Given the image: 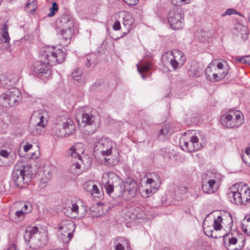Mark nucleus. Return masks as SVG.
Masks as SVG:
<instances>
[{
	"label": "nucleus",
	"mask_w": 250,
	"mask_h": 250,
	"mask_svg": "<svg viewBox=\"0 0 250 250\" xmlns=\"http://www.w3.org/2000/svg\"><path fill=\"white\" fill-rule=\"evenodd\" d=\"M108 179L104 177L103 182H104V187L107 193L111 196L115 192L118 197H122L126 200H129L134 197L138 191L137 182L132 178L128 177L125 181L114 172L106 174Z\"/></svg>",
	"instance_id": "obj_1"
},
{
	"label": "nucleus",
	"mask_w": 250,
	"mask_h": 250,
	"mask_svg": "<svg viewBox=\"0 0 250 250\" xmlns=\"http://www.w3.org/2000/svg\"><path fill=\"white\" fill-rule=\"evenodd\" d=\"M40 55L42 59L46 61L47 62L42 61L35 62L33 65V71L37 77L43 80L50 75L51 71L48 65L62 63L66 57L65 53L61 49L50 46L42 47L40 51Z\"/></svg>",
	"instance_id": "obj_2"
},
{
	"label": "nucleus",
	"mask_w": 250,
	"mask_h": 250,
	"mask_svg": "<svg viewBox=\"0 0 250 250\" xmlns=\"http://www.w3.org/2000/svg\"><path fill=\"white\" fill-rule=\"evenodd\" d=\"M75 130L73 121L67 115H62L55 119L52 131L56 136L59 137H67L72 134Z\"/></svg>",
	"instance_id": "obj_3"
},
{
	"label": "nucleus",
	"mask_w": 250,
	"mask_h": 250,
	"mask_svg": "<svg viewBox=\"0 0 250 250\" xmlns=\"http://www.w3.org/2000/svg\"><path fill=\"white\" fill-rule=\"evenodd\" d=\"M32 174L30 167L24 165L22 162L17 163L13 168L12 179L15 185L19 188L22 187L31 180Z\"/></svg>",
	"instance_id": "obj_4"
},
{
	"label": "nucleus",
	"mask_w": 250,
	"mask_h": 250,
	"mask_svg": "<svg viewBox=\"0 0 250 250\" xmlns=\"http://www.w3.org/2000/svg\"><path fill=\"white\" fill-rule=\"evenodd\" d=\"M21 99V94L16 87L10 88L0 96V105L9 108L18 105Z\"/></svg>",
	"instance_id": "obj_5"
},
{
	"label": "nucleus",
	"mask_w": 250,
	"mask_h": 250,
	"mask_svg": "<svg viewBox=\"0 0 250 250\" xmlns=\"http://www.w3.org/2000/svg\"><path fill=\"white\" fill-rule=\"evenodd\" d=\"M115 149V144L108 138H102L95 142L94 147V153L103 156H110L112 150Z\"/></svg>",
	"instance_id": "obj_6"
},
{
	"label": "nucleus",
	"mask_w": 250,
	"mask_h": 250,
	"mask_svg": "<svg viewBox=\"0 0 250 250\" xmlns=\"http://www.w3.org/2000/svg\"><path fill=\"white\" fill-rule=\"evenodd\" d=\"M243 119L242 113L236 111L223 115L220 121L224 126L231 128L239 127L243 124Z\"/></svg>",
	"instance_id": "obj_7"
},
{
	"label": "nucleus",
	"mask_w": 250,
	"mask_h": 250,
	"mask_svg": "<svg viewBox=\"0 0 250 250\" xmlns=\"http://www.w3.org/2000/svg\"><path fill=\"white\" fill-rule=\"evenodd\" d=\"M163 59H167L174 70L181 68L186 61V57L184 53L177 49L166 52L163 55Z\"/></svg>",
	"instance_id": "obj_8"
},
{
	"label": "nucleus",
	"mask_w": 250,
	"mask_h": 250,
	"mask_svg": "<svg viewBox=\"0 0 250 250\" xmlns=\"http://www.w3.org/2000/svg\"><path fill=\"white\" fill-rule=\"evenodd\" d=\"M38 231V228L36 226L27 227L26 229L23 237L27 245H29L31 248L38 249L43 247L45 243L42 242L39 238L36 239L35 235Z\"/></svg>",
	"instance_id": "obj_9"
},
{
	"label": "nucleus",
	"mask_w": 250,
	"mask_h": 250,
	"mask_svg": "<svg viewBox=\"0 0 250 250\" xmlns=\"http://www.w3.org/2000/svg\"><path fill=\"white\" fill-rule=\"evenodd\" d=\"M82 122L84 123V132L87 135L93 134L99 127L100 125L96 121V117L90 113L84 111L82 114Z\"/></svg>",
	"instance_id": "obj_10"
},
{
	"label": "nucleus",
	"mask_w": 250,
	"mask_h": 250,
	"mask_svg": "<svg viewBox=\"0 0 250 250\" xmlns=\"http://www.w3.org/2000/svg\"><path fill=\"white\" fill-rule=\"evenodd\" d=\"M167 19L174 30H179L184 26V14L179 10H170L167 15Z\"/></svg>",
	"instance_id": "obj_11"
},
{
	"label": "nucleus",
	"mask_w": 250,
	"mask_h": 250,
	"mask_svg": "<svg viewBox=\"0 0 250 250\" xmlns=\"http://www.w3.org/2000/svg\"><path fill=\"white\" fill-rule=\"evenodd\" d=\"M59 228L63 232L67 233V237L64 239L62 238L63 243H67L71 240L73 236V231L75 229V224L67 221H62L59 225Z\"/></svg>",
	"instance_id": "obj_12"
},
{
	"label": "nucleus",
	"mask_w": 250,
	"mask_h": 250,
	"mask_svg": "<svg viewBox=\"0 0 250 250\" xmlns=\"http://www.w3.org/2000/svg\"><path fill=\"white\" fill-rule=\"evenodd\" d=\"M182 148L188 152L196 151L201 149L202 145L199 143V139L196 136H193L190 138L189 142H184V145H181Z\"/></svg>",
	"instance_id": "obj_13"
},
{
	"label": "nucleus",
	"mask_w": 250,
	"mask_h": 250,
	"mask_svg": "<svg viewBox=\"0 0 250 250\" xmlns=\"http://www.w3.org/2000/svg\"><path fill=\"white\" fill-rule=\"evenodd\" d=\"M239 186H243V184L242 183L235 184L232 188V190L228 194L230 201L237 205H241L243 203L241 197L242 193L239 190Z\"/></svg>",
	"instance_id": "obj_14"
},
{
	"label": "nucleus",
	"mask_w": 250,
	"mask_h": 250,
	"mask_svg": "<svg viewBox=\"0 0 250 250\" xmlns=\"http://www.w3.org/2000/svg\"><path fill=\"white\" fill-rule=\"evenodd\" d=\"M216 176L214 179H205L202 181V189L204 193L210 194L214 193L217 190L218 186Z\"/></svg>",
	"instance_id": "obj_15"
},
{
	"label": "nucleus",
	"mask_w": 250,
	"mask_h": 250,
	"mask_svg": "<svg viewBox=\"0 0 250 250\" xmlns=\"http://www.w3.org/2000/svg\"><path fill=\"white\" fill-rule=\"evenodd\" d=\"M224 221L228 223L229 228H231L233 222L232 215L229 213L224 215L223 217L221 216H218L216 219H214L213 222L214 229L216 230L220 229L222 227L221 223L224 224Z\"/></svg>",
	"instance_id": "obj_16"
},
{
	"label": "nucleus",
	"mask_w": 250,
	"mask_h": 250,
	"mask_svg": "<svg viewBox=\"0 0 250 250\" xmlns=\"http://www.w3.org/2000/svg\"><path fill=\"white\" fill-rule=\"evenodd\" d=\"M217 82L224 79L228 73L229 66L225 61L215 63Z\"/></svg>",
	"instance_id": "obj_17"
},
{
	"label": "nucleus",
	"mask_w": 250,
	"mask_h": 250,
	"mask_svg": "<svg viewBox=\"0 0 250 250\" xmlns=\"http://www.w3.org/2000/svg\"><path fill=\"white\" fill-rule=\"evenodd\" d=\"M57 24L61 29L71 28L73 26V21L68 14L62 15L57 21Z\"/></svg>",
	"instance_id": "obj_18"
},
{
	"label": "nucleus",
	"mask_w": 250,
	"mask_h": 250,
	"mask_svg": "<svg viewBox=\"0 0 250 250\" xmlns=\"http://www.w3.org/2000/svg\"><path fill=\"white\" fill-rule=\"evenodd\" d=\"M205 75L207 80L211 82H217L216 74L215 62H212L206 68Z\"/></svg>",
	"instance_id": "obj_19"
},
{
	"label": "nucleus",
	"mask_w": 250,
	"mask_h": 250,
	"mask_svg": "<svg viewBox=\"0 0 250 250\" xmlns=\"http://www.w3.org/2000/svg\"><path fill=\"white\" fill-rule=\"evenodd\" d=\"M136 66L138 72L141 74L142 78L145 79L146 76L144 73L147 72L151 69L152 64L149 62L141 60Z\"/></svg>",
	"instance_id": "obj_20"
},
{
	"label": "nucleus",
	"mask_w": 250,
	"mask_h": 250,
	"mask_svg": "<svg viewBox=\"0 0 250 250\" xmlns=\"http://www.w3.org/2000/svg\"><path fill=\"white\" fill-rule=\"evenodd\" d=\"M155 183V180L152 178H147L146 180L147 188L145 189L143 196L148 197L151 196L157 191V187L154 186L152 188V184Z\"/></svg>",
	"instance_id": "obj_21"
},
{
	"label": "nucleus",
	"mask_w": 250,
	"mask_h": 250,
	"mask_svg": "<svg viewBox=\"0 0 250 250\" xmlns=\"http://www.w3.org/2000/svg\"><path fill=\"white\" fill-rule=\"evenodd\" d=\"M123 19V24L127 29V32H125L123 33L124 36H125L130 32V26L133 23L134 20L132 14L130 13H126Z\"/></svg>",
	"instance_id": "obj_22"
},
{
	"label": "nucleus",
	"mask_w": 250,
	"mask_h": 250,
	"mask_svg": "<svg viewBox=\"0 0 250 250\" xmlns=\"http://www.w3.org/2000/svg\"><path fill=\"white\" fill-rule=\"evenodd\" d=\"M240 191L241 192V197L243 200V204L246 205L250 201V189L247 187L246 185L243 186H239Z\"/></svg>",
	"instance_id": "obj_23"
},
{
	"label": "nucleus",
	"mask_w": 250,
	"mask_h": 250,
	"mask_svg": "<svg viewBox=\"0 0 250 250\" xmlns=\"http://www.w3.org/2000/svg\"><path fill=\"white\" fill-rule=\"evenodd\" d=\"M188 74L192 77H198L200 76L202 71L195 63L188 65Z\"/></svg>",
	"instance_id": "obj_24"
},
{
	"label": "nucleus",
	"mask_w": 250,
	"mask_h": 250,
	"mask_svg": "<svg viewBox=\"0 0 250 250\" xmlns=\"http://www.w3.org/2000/svg\"><path fill=\"white\" fill-rule=\"evenodd\" d=\"M14 82L10 80L4 75L0 76V86L5 88H9V87L13 85Z\"/></svg>",
	"instance_id": "obj_25"
},
{
	"label": "nucleus",
	"mask_w": 250,
	"mask_h": 250,
	"mask_svg": "<svg viewBox=\"0 0 250 250\" xmlns=\"http://www.w3.org/2000/svg\"><path fill=\"white\" fill-rule=\"evenodd\" d=\"M1 37L2 42L4 43H8L10 38L8 33V27L6 24L1 25Z\"/></svg>",
	"instance_id": "obj_26"
},
{
	"label": "nucleus",
	"mask_w": 250,
	"mask_h": 250,
	"mask_svg": "<svg viewBox=\"0 0 250 250\" xmlns=\"http://www.w3.org/2000/svg\"><path fill=\"white\" fill-rule=\"evenodd\" d=\"M132 214L131 216V221L140 219L143 217V211L139 207H131Z\"/></svg>",
	"instance_id": "obj_27"
},
{
	"label": "nucleus",
	"mask_w": 250,
	"mask_h": 250,
	"mask_svg": "<svg viewBox=\"0 0 250 250\" xmlns=\"http://www.w3.org/2000/svg\"><path fill=\"white\" fill-rule=\"evenodd\" d=\"M82 152V151L81 150H78L77 148V145H75L72 146L68 150L67 155L81 160L82 157L81 156L80 153Z\"/></svg>",
	"instance_id": "obj_28"
},
{
	"label": "nucleus",
	"mask_w": 250,
	"mask_h": 250,
	"mask_svg": "<svg viewBox=\"0 0 250 250\" xmlns=\"http://www.w3.org/2000/svg\"><path fill=\"white\" fill-rule=\"evenodd\" d=\"M61 35L63 39L65 41V44L69 43L72 36L71 28L61 29Z\"/></svg>",
	"instance_id": "obj_29"
},
{
	"label": "nucleus",
	"mask_w": 250,
	"mask_h": 250,
	"mask_svg": "<svg viewBox=\"0 0 250 250\" xmlns=\"http://www.w3.org/2000/svg\"><path fill=\"white\" fill-rule=\"evenodd\" d=\"M104 159L107 163L109 165L116 166L120 161L119 153L118 152L117 155L115 156H111L109 158L105 157Z\"/></svg>",
	"instance_id": "obj_30"
},
{
	"label": "nucleus",
	"mask_w": 250,
	"mask_h": 250,
	"mask_svg": "<svg viewBox=\"0 0 250 250\" xmlns=\"http://www.w3.org/2000/svg\"><path fill=\"white\" fill-rule=\"evenodd\" d=\"M44 114H47V112L45 110L42 111V114H41V112L39 113L40 122L37 123V126L41 127L42 128H43L45 126L47 120L46 118L44 117Z\"/></svg>",
	"instance_id": "obj_31"
},
{
	"label": "nucleus",
	"mask_w": 250,
	"mask_h": 250,
	"mask_svg": "<svg viewBox=\"0 0 250 250\" xmlns=\"http://www.w3.org/2000/svg\"><path fill=\"white\" fill-rule=\"evenodd\" d=\"M37 8V0H28L26 5L25 9H31V11L34 12Z\"/></svg>",
	"instance_id": "obj_32"
},
{
	"label": "nucleus",
	"mask_w": 250,
	"mask_h": 250,
	"mask_svg": "<svg viewBox=\"0 0 250 250\" xmlns=\"http://www.w3.org/2000/svg\"><path fill=\"white\" fill-rule=\"evenodd\" d=\"M51 174L49 172H48L47 176H45L44 178L43 177L40 180V182L39 186V188H45L46 186V185L48 183V182L51 179Z\"/></svg>",
	"instance_id": "obj_33"
},
{
	"label": "nucleus",
	"mask_w": 250,
	"mask_h": 250,
	"mask_svg": "<svg viewBox=\"0 0 250 250\" xmlns=\"http://www.w3.org/2000/svg\"><path fill=\"white\" fill-rule=\"evenodd\" d=\"M169 126L168 125H165L163 126L162 128L159 130L158 133V137H160V136H162L165 137H167L169 136Z\"/></svg>",
	"instance_id": "obj_34"
},
{
	"label": "nucleus",
	"mask_w": 250,
	"mask_h": 250,
	"mask_svg": "<svg viewBox=\"0 0 250 250\" xmlns=\"http://www.w3.org/2000/svg\"><path fill=\"white\" fill-rule=\"evenodd\" d=\"M227 240H228L229 244L235 245L237 242V239L233 237L232 233H226L224 236V241H226Z\"/></svg>",
	"instance_id": "obj_35"
},
{
	"label": "nucleus",
	"mask_w": 250,
	"mask_h": 250,
	"mask_svg": "<svg viewBox=\"0 0 250 250\" xmlns=\"http://www.w3.org/2000/svg\"><path fill=\"white\" fill-rule=\"evenodd\" d=\"M235 60L238 62L250 65V55L243 57H237L235 58Z\"/></svg>",
	"instance_id": "obj_36"
},
{
	"label": "nucleus",
	"mask_w": 250,
	"mask_h": 250,
	"mask_svg": "<svg viewBox=\"0 0 250 250\" xmlns=\"http://www.w3.org/2000/svg\"><path fill=\"white\" fill-rule=\"evenodd\" d=\"M82 72L80 68H77L72 72V77L73 79L77 82L81 80Z\"/></svg>",
	"instance_id": "obj_37"
},
{
	"label": "nucleus",
	"mask_w": 250,
	"mask_h": 250,
	"mask_svg": "<svg viewBox=\"0 0 250 250\" xmlns=\"http://www.w3.org/2000/svg\"><path fill=\"white\" fill-rule=\"evenodd\" d=\"M71 210L72 211L71 214L73 215L71 217L76 218V215L79 214V206L76 203H72Z\"/></svg>",
	"instance_id": "obj_38"
},
{
	"label": "nucleus",
	"mask_w": 250,
	"mask_h": 250,
	"mask_svg": "<svg viewBox=\"0 0 250 250\" xmlns=\"http://www.w3.org/2000/svg\"><path fill=\"white\" fill-rule=\"evenodd\" d=\"M94 184H95L94 183L93 181H88L84 183L83 188L86 191H87L90 193L91 192V190H92V188L93 187V186H94Z\"/></svg>",
	"instance_id": "obj_39"
},
{
	"label": "nucleus",
	"mask_w": 250,
	"mask_h": 250,
	"mask_svg": "<svg viewBox=\"0 0 250 250\" xmlns=\"http://www.w3.org/2000/svg\"><path fill=\"white\" fill-rule=\"evenodd\" d=\"M58 6L57 2H53L52 3V7L49 9L50 12L47 15L48 17H51L54 16L55 12L58 11Z\"/></svg>",
	"instance_id": "obj_40"
},
{
	"label": "nucleus",
	"mask_w": 250,
	"mask_h": 250,
	"mask_svg": "<svg viewBox=\"0 0 250 250\" xmlns=\"http://www.w3.org/2000/svg\"><path fill=\"white\" fill-rule=\"evenodd\" d=\"M93 186L92 190H91L90 194H91L94 197H100L101 195V193L97 186L96 184H94Z\"/></svg>",
	"instance_id": "obj_41"
},
{
	"label": "nucleus",
	"mask_w": 250,
	"mask_h": 250,
	"mask_svg": "<svg viewBox=\"0 0 250 250\" xmlns=\"http://www.w3.org/2000/svg\"><path fill=\"white\" fill-rule=\"evenodd\" d=\"M234 14L238 15L240 16H244L241 13L237 12L232 8H229L227 9L223 14H222V16L224 17L226 15H231Z\"/></svg>",
	"instance_id": "obj_42"
},
{
	"label": "nucleus",
	"mask_w": 250,
	"mask_h": 250,
	"mask_svg": "<svg viewBox=\"0 0 250 250\" xmlns=\"http://www.w3.org/2000/svg\"><path fill=\"white\" fill-rule=\"evenodd\" d=\"M96 64V59L92 58L91 56H89L87 58V62L85 63V65L87 67H90L91 66H94Z\"/></svg>",
	"instance_id": "obj_43"
},
{
	"label": "nucleus",
	"mask_w": 250,
	"mask_h": 250,
	"mask_svg": "<svg viewBox=\"0 0 250 250\" xmlns=\"http://www.w3.org/2000/svg\"><path fill=\"white\" fill-rule=\"evenodd\" d=\"M22 209H23V212L26 214L31 211L32 207L30 204L24 203L23 208Z\"/></svg>",
	"instance_id": "obj_44"
},
{
	"label": "nucleus",
	"mask_w": 250,
	"mask_h": 250,
	"mask_svg": "<svg viewBox=\"0 0 250 250\" xmlns=\"http://www.w3.org/2000/svg\"><path fill=\"white\" fill-rule=\"evenodd\" d=\"M242 30L243 33H241V38L244 40H246L248 38L249 35V31L247 28L245 26L243 27V29H242Z\"/></svg>",
	"instance_id": "obj_45"
},
{
	"label": "nucleus",
	"mask_w": 250,
	"mask_h": 250,
	"mask_svg": "<svg viewBox=\"0 0 250 250\" xmlns=\"http://www.w3.org/2000/svg\"><path fill=\"white\" fill-rule=\"evenodd\" d=\"M25 213L23 212V209H21V210H18L15 212L16 217L18 218H21L22 219L25 215Z\"/></svg>",
	"instance_id": "obj_46"
},
{
	"label": "nucleus",
	"mask_w": 250,
	"mask_h": 250,
	"mask_svg": "<svg viewBox=\"0 0 250 250\" xmlns=\"http://www.w3.org/2000/svg\"><path fill=\"white\" fill-rule=\"evenodd\" d=\"M242 159L243 161L246 164H249L250 165V162H249L248 159H250V154H247L246 153V154H243L241 156Z\"/></svg>",
	"instance_id": "obj_47"
},
{
	"label": "nucleus",
	"mask_w": 250,
	"mask_h": 250,
	"mask_svg": "<svg viewBox=\"0 0 250 250\" xmlns=\"http://www.w3.org/2000/svg\"><path fill=\"white\" fill-rule=\"evenodd\" d=\"M209 227L208 226L207 227L204 228V229L205 231V232L206 234L209 237H214L213 235V232L214 231L213 230H210L209 231H208V229H209Z\"/></svg>",
	"instance_id": "obj_48"
},
{
	"label": "nucleus",
	"mask_w": 250,
	"mask_h": 250,
	"mask_svg": "<svg viewBox=\"0 0 250 250\" xmlns=\"http://www.w3.org/2000/svg\"><path fill=\"white\" fill-rule=\"evenodd\" d=\"M124 1L126 3L127 5L130 6L135 5L139 2V0H124Z\"/></svg>",
	"instance_id": "obj_49"
},
{
	"label": "nucleus",
	"mask_w": 250,
	"mask_h": 250,
	"mask_svg": "<svg viewBox=\"0 0 250 250\" xmlns=\"http://www.w3.org/2000/svg\"><path fill=\"white\" fill-rule=\"evenodd\" d=\"M121 28V24L120 21H116L113 25V29L114 30H119Z\"/></svg>",
	"instance_id": "obj_50"
},
{
	"label": "nucleus",
	"mask_w": 250,
	"mask_h": 250,
	"mask_svg": "<svg viewBox=\"0 0 250 250\" xmlns=\"http://www.w3.org/2000/svg\"><path fill=\"white\" fill-rule=\"evenodd\" d=\"M9 153L5 149L1 150L0 151V155L4 158H8Z\"/></svg>",
	"instance_id": "obj_51"
},
{
	"label": "nucleus",
	"mask_w": 250,
	"mask_h": 250,
	"mask_svg": "<svg viewBox=\"0 0 250 250\" xmlns=\"http://www.w3.org/2000/svg\"><path fill=\"white\" fill-rule=\"evenodd\" d=\"M125 215L126 217H128V218L131 221V216L132 214V211H131V207L128 208V210L127 211L125 210Z\"/></svg>",
	"instance_id": "obj_52"
},
{
	"label": "nucleus",
	"mask_w": 250,
	"mask_h": 250,
	"mask_svg": "<svg viewBox=\"0 0 250 250\" xmlns=\"http://www.w3.org/2000/svg\"><path fill=\"white\" fill-rule=\"evenodd\" d=\"M32 147V145L31 144H26L24 146V150L25 152H27L28 150H29Z\"/></svg>",
	"instance_id": "obj_53"
},
{
	"label": "nucleus",
	"mask_w": 250,
	"mask_h": 250,
	"mask_svg": "<svg viewBox=\"0 0 250 250\" xmlns=\"http://www.w3.org/2000/svg\"><path fill=\"white\" fill-rule=\"evenodd\" d=\"M178 189L183 194L186 193L187 191V188L185 187H180Z\"/></svg>",
	"instance_id": "obj_54"
},
{
	"label": "nucleus",
	"mask_w": 250,
	"mask_h": 250,
	"mask_svg": "<svg viewBox=\"0 0 250 250\" xmlns=\"http://www.w3.org/2000/svg\"><path fill=\"white\" fill-rule=\"evenodd\" d=\"M116 250H124V247L120 243H118L115 246Z\"/></svg>",
	"instance_id": "obj_55"
},
{
	"label": "nucleus",
	"mask_w": 250,
	"mask_h": 250,
	"mask_svg": "<svg viewBox=\"0 0 250 250\" xmlns=\"http://www.w3.org/2000/svg\"><path fill=\"white\" fill-rule=\"evenodd\" d=\"M67 233L66 232H64L62 231V232L60 236V239L62 240V238H63V239L65 238V237H67Z\"/></svg>",
	"instance_id": "obj_56"
},
{
	"label": "nucleus",
	"mask_w": 250,
	"mask_h": 250,
	"mask_svg": "<svg viewBox=\"0 0 250 250\" xmlns=\"http://www.w3.org/2000/svg\"><path fill=\"white\" fill-rule=\"evenodd\" d=\"M8 250H16V245L14 244H11Z\"/></svg>",
	"instance_id": "obj_57"
},
{
	"label": "nucleus",
	"mask_w": 250,
	"mask_h": 250,
	"mask_svg": "<svg viewBox=\"0 0 250 250\" xmlns=\"http://www.w3.org/2000/svg\"><path fill=\"white\" fill-rule=\"evenodd\" d=\"M158 181L157 182H156V181L155 180V183H153V184H152V188H153L154 186H156L157 187V189L158 188V187L159 186V183H158Z\"/></svg>",
	"instance_id": "obj_58"
},
{
	"label": "nucleus",
	"mask_w": 250,
	"mask_h": 250,
	"mask_svg": "<svg viewBox=\"0 0 250 250\" xmlns=\"http://www.w3.org/2000/svg\"><path fill=\"white\" fill-rule=\"evenodd\" d=\"M242 229L245 233H246V234L248 233L249 230L247 228H245L244 227H243Z\"/></svg>",
	"instance_id": "obj_59"
},
{
	"label": "nucleus",
	"mask_w": 250,
	"mask_h": 250,
	"mask_svg": "<svg viewBox=\"0 0 250 250\" xmlns=\"http://www.w3.org/2000/svg\"><path fill=\"white\" fill-rule=\"evenodd\" d=\"M81 167V166L79 164H76V168H80Z\"/></svg>",
	"instance_id": "obj_60"
},
{
	"label": "nucleus",
	"mask_w": 250,
	"mask_h": 250,
	"mask_svg": "<svg viewBox=\"0 0 250 250\" xmlns=\"http://www.w3.org/2000/svg\"><path fill=\"white\" fill-rule=\"evenodd\" d=\"M181 0V1L184 2L186 3H188V0Z\"/></svg>",
	"instance_id": "obj_61"
},
{
	"label": "nucleus",
	"mask_w": 250,
	"mask_h": 250,
	"mask_svg": "<svg viewBox=\"0 0 250 250\" xmlns=\"http://www.w3.org/2000/svg\"><path fill=\"white\" fill-rule=\"evenodd\" d=\"M241 250V248H236L235 249H234L233 250Z\"/></svg>",
	"instance_id": "obj_62"
},
{
	"label": "nucleus",
	"mask_w": 250,
	"mask_h": 250,
	"mask_svg": "<svg viewBox=\"0 0 250 250\" xmlns=\"http://www.w3.org/2000/svg\"><path fill=\"white\" fill-rule=\"evenodd\" d=\"M246 220L247 222H250V217H248L247 218H246Z\"/></svg>",
	"instance_id": "obj_63"
},
{
	"label": "nucleus",
	"mask_w": 250,
	"mask_h": 250,
	"mask_svg": "<svg viewBox=\"0 0 250 250\" xmlns=\"http://www.w3.org/2000/svg\"><path fill=\"white\" fill-rule=\"evenodd\" d=\"M248 236H250V230H249L248 231V233L247 234Z\"/></svg>",
	"instance_id": "obj_64"
}]
</instances>
